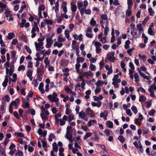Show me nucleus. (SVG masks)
Returning a JSON list of instances; mask_svg holds the SVG:
<instances>
[{"label": "nucleus", "mask_w": 156, "mask_h": 156, "mask_svg": "<svg viewBox=\"0 0 156 156\" xmlns=\"http://www.w3.org/2000/svg\"><path fill=\"white\" fill-rule=\"evenodd\" d=\"M141 34V33L138 31L136 28L134 29L131 32V34L132 36L133 39L139 38L140 37Z\"/></svg>", "instance_id": "5"}, {"label": "nucleus", "mask_w": 156, "mask_h": 156, "mask_svg": "<svg viewBox=\"0 0 156 156\" xmlns=\"http://www.w3.org/2000/svg\"><path fill=\"white\" fill-rule=\"evenodd\" d=\"M88 5V2L87 0L83 1V3L82 2L78 1L77 2V7L80 11L81 15L82 16L84 9H86V6Z\"/></svg>", "instance_id": "2"}, {"label": "nucleus", "mask_w": 156, "mask_h": 156, "mask_svg": "<svg viewBox=\"0 0 156 156\" xmlns=\"http://www.w3.org/2000/svg\"><path fill=\"white\" fill-rule=\"evenodd\" d=\"M12 66H11L10 67V69H9L8 68H6V75L5 76V78H8L9 76H11L12 75L13 72L12 70Z\"/></svg>", "instance_id": "9"}, {"label": "nucleus", "mask_w": 156, "mask_h": 156, "mask_svg": "<svg viewBox=\"0 0 156 156\" xmlns=\"http://www.w3.org/2000/svg\"><path fill=\"white\" fill-rule=\"evenodd\" d=\"M89 69L91 71H94L96 70V68L95 65L90 63V65Z\"/></svg>", "instance_id": "42"}, {"label": "nucleus", "mask_w": 156, "mask_h": 156, "mask_svg": "<svg viewBox=\"0 0 156 156\" xmlns=\"http://www.w3.org/2000/svg\"><path fill=\"white\" fill-rule=\"evenodd\" d=\"M90 24L92 26H94L96 24V21L93 18H91L90 22Z\"/></svg>", "instance_id": "41"}, {"label": "nucleus", "mask_w": 156, "mask_h": 156, "mask_svg": "<svg viewBox=\"0 0 156 156\" xmlns=\"http://www.w3.org/2000/svg\"><path fill=\"white\" fill-rule=\"evenodd\" d=\"M25 48L28 53H29V54H30L31 53V51L30 48L28 46H27V45H25Z\"/></svg>", "instance_id": "61"}, {"label": "nucleus", "mask_w": 156, "mask_h": 156, "mask_svg": "<svg viewBox=\"0 0 156 156\" xmlns=\"http://www.w3.org/2000/svg\"><path fill=\"white\" fill-rule=\"evenodd\" d=\"M5 14L7 18L11 17V16H13L12 14L11 13V12L8 9L6 10Z\"/></svg>", "instance_id": "26"}, {"label": "nucleus", "mask_w": 156, "mask_h": 156, "mask_svg": "<svg viewBox=\"0 0 156 156\" xmlns=\"http://www.w3.org/2000/svg\"><path fill=\"white\" fill-rule=\"evenodd\" d=\"M146 97L144 96H140L139 98V101L140 102H144L146 101Z\"/></svg>", "instance_id": "45"}, {"label": "nucleus", "mask_w": 156, "mask_h": 156, "mask_svg": "<svg viewBox=\"0 0 156 156\" xmlns=\"http://www.w3.org/2000/svg\"><path fill=\"white\" fill-rule=\"evenodd\" d=\"M94 44L95 48L100 47L102 46L101 43L100 42L98 41H95L94 42Z\"/></svg>", "instance_id": "53"}, {"label": "nucleus", "mask_w": 156, "mask_h": 156, "mask_svg": "<svg viewBox=\"0 0 156 156\" xmlns=\"http://www.w3.org/2000/svg\"><path fill=\"white\" fill-rule=\"evenodd\" d=\"M66 114L67 115H69L70 114L71 111L69 108V106L66 104Z\"/></svg>", "instance_id": "34"}, {"label": "nucleus", "mask_w": 156, "mask_h": 156, "mask_svg": "<svg viewBox=\"0 0 156 156\" xmlns=\"http://www.w3.org/2000/svg\"><path fill=\"white\" fill-rule=\"evenodd\" d=\"M12 77L13 79H12V81L13 82H15L17 80V76L16 73H14L12 75Z\"/></svg>", "instance_id": "59"}, {"label": "nucleus", "mask_w": 156, "mask_h": 156, "mask_svg": "<svg viewBox=\"0 0 156 156\" xmlns=\"http://www.w3.org/2000/svg\"><path fill=\"white\" fill-rule=\"evenodd\" d=\"M44 86V83L42 82H41L40 83L39 86L38 87V89L39 90L41 91L42 94H44V93L43 87Z\"/></svg>", "instance_id": "25"}, {"label": "nucleus", "mask_w": 156, "mask_h": 156, "mask_svg": "<svg viewBox=\"0 0 156 156\" xmlns=\"http://www.w3.org/2000/svg\"><path fill=\"white\" fill-rule=\"evenodd\" d=\"M55 137V136L53 134L51 133L49 136L48 140L49 141H51L52 140V139Z\"/></svg>", "instance_id": "62"}, {"label": "nucleus", "mask_w": 156, "mask_h": 156, "mask_svg": "<svg viewBox=\"0 0 156 156\" xmlns=\"http://www.w3.org/2000/svg\"><path fill=\"white\" fill-rule=\"evenodd\" d=\"M66 40V38L63 37V35L62 34H60L58 37V42L62 43V42H63Z\"/></svg>", "instance_id": "18"}, {"label": "nucleus", "mask_w": 156, "mask_h": 156, "mask_svg": "<svg viewBox=\"0 0 156 156\" xmlns=\"http://www.w3.org/2000/svg\"><path fill=\"white\" fill-rule=\"evenodd\" d=\"M22 107L24 108H27L29 107V104L28 102L26 101H24L23 102Z\"/></svg>", "instance_id": "27"}, {"label": "nucleus", "mask_w": 156, "mask_h": 156, "mask_svg": "<svg viewBox=\"0 0 156 156\" xmlns=\"http://www.w3.org/2000/svg\"><path fill=\"white\" fill-rule=\"evenodd\" d=\"M25 69V67L23 65H21L19 66L18 69V71H24Z\"/></svg>", "instance_id": "49"}, {"label": "nucleus", "mask_w": 156, "mask_h": 156, "mask_svg": "<svg viewBox=\"0 0 156 156\" xmlns=\"http://www.w3.org/2000/svg\"><path fill=\"white\" fill-rule=\"evenodd\" d=\"M114 55V52H109L107 55V58L110 61L113 62L115 60L114 57H113Z\"/></svg>", "instance_id": "12"}, {"label": "nucleus", "mask_w": 156, "mask_h": 156, "mask_svg": "<svg viewBox=\"0 0 156 156\" xmlns=\"http://www.w3.org/2000/svg\"><path fill=\"white\" fill-rule=\"evenodd\" d=\"M152 86L150 87L148 89V91L150 92V96L152 97L155 98L156 96L153 90H152Z\"/></svg>", "instance_id": "24"}, {"label": "nucleus", "mask_w": 156, "mask_h": 156, "mask_svg": "<svg viewBox=\"0 0 156 156\" xmlns=\"http://www.w3.org/2000/svg\"><path fill=\"white\" fill-rule=\"evenodd\" d=\"M76 41L73 40L72 42V48L73 49H75L76 48H78V47L76 46Z\"/></svg>", "instance_id": "40"}, {"label": "nucleus", "mask_w": 156, "mask_h": 156, "mask_svg": "<svg viewBox=\"0 0 156 156\" xmlns=\"http://www.w3.org/2000/svg\"><path fill=\"white\" fill-rule=\"evenodd\" d=\"M148 11L150 16H153L154 15V12L151 8L150 7L148 8Z\"/></svg>", "instance_id": "52"}, {"label": "nucleus", "mask_w": 156, "mask_h": 156, "mask_svg": "<svg viewBox=\"0 0 156 156\" xmlns=\"http://www.w3.org/2000/svg\"><path fill=\"white\" fill-rule=\"evenodd\" d=\"M92 135V134L90 132H87L86 133L85 135L84 136L83 139L85 140L89 137L91 136Z\"/></svg>", "instance_id": "50"}, {"label": "nucleus", "mask_w": 156, "mask_h": 156, "mask_svg": "<svg viewBox=\"0 0 156 156\" xmlns=\"http://www.w3.org/2000/svg\"><path fill=\"white\" fill-rule=\"evenodd\" d=\"M97 121L95 120H91L89 121L87 123V126L88 127L92 125H93L94 124L96 123Z\"/></svg>", "instance_id": "32"}, {"label": "nucleus", "mask_w": 156, "mask_h": 156, "mask_svg": "<svg viewBox=\"0 0 156 156\" xmlns=\"http://www.w3.org/2000/svg\"><path fill=\"white\" fill-rule=\"evenodd\" d=\"M65 26L64 25H61L60 27H58L57 28V32L58 34H60L62 32V29H64L65 28Z\"/></svg>", "instance_id": "28"}, {"label": "nucleus", "mask_w": 156, "mask_h": 156, "mask_svg": "<svg viewBox=\"0 0 156 156\" xmlns=\"http://www.w3.org/2000/svg\"><path fill=\"white\" fill-rule=\"evenodd\" d=\"M8 81V78H5L4 81L2 83V85L4 87H5L7 85V83Z\"/></svg>", "instance_id": "37"}, {"label": "nucleus", "mask_w": 156, "mask_h": 156, "mask_svg": "<svg viewBox=\"0 0 156 156\" xmlns=\"http://www.w3.org/2000/svg\"><path fill=\"white\" fill-rule=\"evenodd\" d=\"M108 114V112L107 110H105L104 112H101L100 114V117L102 118L104 116H107Z\"/></svg>", "instance_id": "39"}, {"label": "nucleus", "mask_w": 156, "mask_h": 156, "mask_svg": "<svg viewBox=\"0 0 156 156\" xmlns=\"http://www.w3.org/2000/svg\"><path fill=\"white\" fill-rule=\"evenodd\" d=\"M107 37H104L100 40L99 41L101 42L102 43L105 44L107 42Z\"/></svg>", "instance_id": "46"}, {"label": "nucleus", "mask_w": 156, "mask_h": 156, "mask_svg": "<svg viewBox=\"0 0 156 156\" xmlns=\"http://www.w3.org/2000/svg\"><path fill=\"white\" fill-rule=\"evenodd\" d=\"M63 45L62 43L58 42V41H55L53 44L54 47H57L59 48L61 47Z\"/></svg>", "instance_id": "21"}, {"label": "nucleus", "mask_w": 156, "mask_h": 156, "mask_svg": "<svg viewBox=\"0 0 156 156\" xmlns=\"http://www.w3.org/2000/svg\"><path fill=\"white\" fill-rule=\"evenodd\" d=\"M131 109L132 110L135 114H136L137 112V110L136 107V106H133L132 107Z\"/></svg>", "instance_id": "63"}, {"label": "nucleus", "mask_w": 156, "mask_h": 156, "mask_svg": "<svg viewBox=\"0 0 156 156\" xmlns=\"http://www.w3.org/2000/svg\"><path fill=\"white\" fill-rule=\"evenodd\" d=\"M23 153L20 150H17L15 154V156H23Z\"/></svg>", "instance_id": "35"}, {"label": "nucleus", "mask_w": 156, "mask_h": 156, "mask_svg": "<svg viewBox=\"0 0 156 156\" xmlns=\"http://www.w3.org/2000/svg\"><path fill=\"white\" fill-rule=\"evenodd\" d=\"M19 103V99L17 98L15 101H12L10 104H11L12 106V105L14 106L16 108H17L18 107L17 105Z\"/></svg>", "instance_id": "15"}, {"label": "nucleus", "mask_w": 156, "mask_h": 156, "mask_svg": "<svg viewBox=\"0 0 156 156\" xmlns=\"http://www.w3.org/2000/svg\"><path fill=\"white\" fill-rule=\"evenodd\" d=\"M44 37H42V38H39L37 39L38 42H34V45L36 50L37 51H40V54H43V55L44 53V50H43L42 49L44 48L43 41L44 40Z\"/></svg>", "instance_id": "1"}, {"label": "nucleus", "mask_w": 156, "mask_h": 156, "mask_svg": "<svg viewBox=\"0 0 156 156\" xmlns=\"http://www.w3.org/2000/svg\"><path fill=\"white\" fill-rule=\"evenodd\" d=\"M92 31V29L91 27L90 26L88 27L86 30L85 34L86 36L89 38H92L93 37V35Z\"/></svg>", "instance_id": "6"}, {"label": "nucleus", "mask_w": 156, "mask_h": 156, "mask_svg": "<svg viewBox=\"0 0 156 156\" xmlns=\"http://www.w3.org/2000/svg\"><path fill=\"white\" fill-rule=\"evenodd\" d=\"M43 69V66L42 65H40L39 68L37 69V73L40 75H42L44 73Z\"/></svg>", "instance_id": "16"}, {"label": "nucleus", "mask_w": 156, "mask_h": 156, "mask_svg": "<svg viewBox=\"0 0 156 156\" xmlns=\"http://www.w3.org/2000/svg\"><path fill=\"white\" fill-rule=\"evenodd\" d=\"M48 97L51 102H56L59 100V98L58 97L53 96V95H49Z\"/></svg>", "instance_id": "13"}, {"label": "nucleus", "mask_w": 156, "mask_h": 156, "mask_svg": "<svg viewBox=\"0 0 156 156\" xmlns=\"http://www.w3.org/2000/svg\"><path fill=\"white\" fill-rule=\"evenodd\" d=\"M95 84L97 86H101L104 84V83L101 80H98L97 82H96Z\"/></svg>", "instance_id": "56"}, {"label": "nucleus", "mask_w": 156, "mask_h": 156, "mask_svg": "<svg viewBox=\"0 0 156 156\" xmlns=\"http://www.w3.org/2000/svg\"><path fill=\"white\" fill-rule=\"evenodd\" d=\"M80 66L81 65L80 63H76L75 66V69L76 70V72L77 73H81L83 72L82 70L80 69Z\"/></svg>", "instance_id": "14"}, {"label": "nucleus", "mask_w": 156, "mask_h": 156, "mask_svg": "<svg viewBox=\"0 0 156 156\" xmlns=\"http://www.w3.org/2000/svg\"><path fill=\"white\" fill-rule=\"evenodd\" d=\"M85 60L84 58L82 57H78L76 60V63H80L83 62Z\"/></svg>", "instance_id": "29"}, {"label": "nucleus", "mask_w": 156, "mask_h": 156, "mask_svg": "<svg viewBox=\"0 0 156 156\" xmlns=\"http://www.w3.org/2000/svg\"><path fill=\"white\" fill-rule=\"evenodd\" d=\"M118 140L122 143H124L125 141L124 138L122 136H119L118 138Z\"/></svg>", "instance_id": "47"}, {"label": "nucleus", "mask_w": 156, "mask_h": 156, "mask_svg": "<svg viewBox=\"0 0 156 156\" xmlns=\"http://www.w3.org/2000/svg\"><path fill=\"white\" fill-rule=\"evenodd\" d=\"M46 44L45 45V47L47 48H50L53 43L52 37H47L46 39Z\"/></svg>", "instance_id": "7"}, {"label": "nucleus", "mask_w": 156, "mask_h": 156, "mask_svg": "<svg viewBox=\"0 0 156 156\" xmlns=\"http://www.w3.org/2000/svg\"><path fill=\"white\" fill-rule=\"evenodd\" d=\"M67 4V3L66 2H65L63 3V4L62 5V6L63 7V11L65 12V14H66L67 12V8L66 6V5Z\"/></svg>", "instance_id": "33"}, {"label": "nucleus", "mask_w": 156, "mask_h": 156, "mask_svg": "<svg viewBox=\"0 0 156 156\" xmlns=\"http://www.w3.org/2000/svg\"><path fill=\"white\" fill-rule=\"evenodd\" d=\"M148 33L151 36H153L154 34V31L152 30V29L149 28L148 30Z\"/></svg>", "instance_id": "44"}, {"label": "nucleus", "mask_w": 156, "mask_h": 156, "mask_svg": "<svg viewBox=\"0 0 156 156\" xmlns=\"http://www.w3.org/2000/svg\"><path fill=\"white\" fill-rule=\"evenodd\" d=\"M33 71L29 69L27 73V76L28 77H31L32 75Z\"/></svg>", "instance_id": "58"}, {"label": "nucleus", "mask_w": 156, "mask_h": 156, "mask_svg": "<svg viewBox=\"0 0 156 156\" xmlns=\"http://www.w3.org/2000/svg\"><path fill=\"white\" fill-rule=\"evenodd\" d=\"M108 19V16L106 14H104L101 15L100 22L102 28H104L105 24H108V22L107 20Z\"/></svg>", "instance_id": "4"}, {"label": "nucleus", "mask_w": 156, "mask_h": 156, "mask_svg": "<svg viewBox=\"0 0 156 156\" xmlns=\"http://www.w3.org/2000/svg\"><path fill=\"white\" fill-rule=\"evenodd\" d=\"M64 90L68 94L70 93L72 91L71 89H70L67 86H66L65 87Z\"/></svg>", "instance_id": "57"}, {"label": "nucleus", "mask_w": 156, "mask_h": 156, "mask_svg": "<svg viewBox=\"0 0 156 156\" xmlns=\"http://www.w3.org/2000/svg\"><path fill=\"white\" fill-rule=\"evenodd\" d=\"M108 26V24H105V26L104 28V33L105 36H107L108 35V33L109 30Z\"/></svg>", "instance_id": "19"}, {"label": "nucleus", "mask_w": 156, "mask_h": 156, "mask_svg": "<svg viewBox=\"0 0 156 156\" xmlns=\"http://www.w3.org/2000/svg\"><path fill=\"white\" fill-rule=\"evenodd\" d=\"M0 154L2 156H6L5 151L2 149H0Z\"/></svg>", "instance_id": "64"}, {"label": "nucleus", "mask_w": 156, "mask_h": 156, "mask_svg": "<svg viewBox=\"0 0 156 156\" xmlns=\"http://www.w3.org/2000/svg\"><path fill=\"white\" fill-rule=\"evenodd\" d=\"M70 32L69 30L68 29L64 31V34L65 35V37L68 41H70L71 40L69 35Z\"/></svg>", "instance_id": "17"}, {"label": "nucleus", "mask_w": 156, "mask_h": 156, "mask_svg": "<svg viewBox=\"0 0 156 156\" xmlns=\"http://www.w3.org/2000/svg\"><path fill=\"white\" fill-rule=\"evenodd\" d=\"M65 137L70 142L72 143L73 142V140L72 139V132H66L65 135Z\"/></svg>", "instance_id": "11"}, {"label": "nucleus", "mask_w": 156, "mask_h": 156, "mask_svg": "<svg viewBox=\"0 0 156 156\" xmlns=\"http://www.w3.org/2000/svg\"><path fill=\"white\" fill-rule=\"evenodd\" d=\"M41 116L43 120H48V117L44 113H41Z\"/></svg>", "instance_id": "54"}, {"label": "nucleus", "mask_w": 156, "mask_h": 156, "mask_svg": "<svg viewBox=\"0 0 156 156\" xmlns=\"http://www.w3.org/2000/svg\"><path fill=\"white\" fill-rule=\"evenodd\" d=\"M53 150L55 152H57L58 151V146L56 143L54 142L52 144Z\"/></svg>", "instance_id": "36"}, {"label": "nucleus", "mask_w": 156, "mask_h": 156, "mask_svg": "<svg viewBox=\"0 0 156 156\" xmlns=\"http://www.w3.org/2000/svg\"><path fill=\"white\" fill-rule=\"evenodd\" d=\"M130 44V41L129 40H127L125 42V48L126 49H127L129 47V45Z\"/></svg>", "instance_id": "48"}, {"label": "nucleus", "mask_w": 156, "mask_h": 156, "mask_svg": "<svg viewBox=\"0 0 156 156\" xmlns=\"http://www.w3.org/2000/svg\"><path fill=\"white\" fill-rule=\"evenodd\" d=\"M44 21L46 24L50 25H51L53 23V22L52 20L47 19L45 20Z\"/></svg>", "instance_id": "60"}, {"label": "nucleus", "mask_w": 156, "mask_h": 156, "mask_svg": "<svg viewBox=\"0 0 156 156\" xmlns=\"http://www.w3.org/2000/svg\"><path fill=\"white\" fill-rule=\"evenodd\" d=\"M40 30L38 27L37 23L35 22H34V24L31 30V37L33 38H34L37 35V33Z\"/></svg>", "instance_id": "3"}, {"label": "nucleus", "mask_w": 156, "mask_h": 156, "mask_svg": "<svg viewBox=\"0 0 156 156\" xmlns=\"http://www.w3.org/2000/svg\"><path fill=\"white\" fill-rule=\"evenodd\" d=\"M74 116L73 114H70L68 116L66 115H64L63 117V119L65 120L66 121H68L69 122H71L72 120L74 119Z\"/></svg>", "instance_id": "8"}, {"label": "nucleus", "mask_w": 156, "mask_h": 156, "mask_svg": "<svg viewBox=\"0 0 156 156\" xmlns=\"http://www.w3.org/2000/svg\"><path fill=\"white\" fill-rule=\"evenodd\" d=\"M0 8L2 9H8L7 5L2 3L0 2Z\"/></svg>", "instance_id": "55"}, {"label": "nucleus", "mask_w": 156, "mask_h": 156, "mask_svg": "<svg viewBox=\"0 0 156 156\" xmlns=\"http://www.w3.org/2000/svg\"><path fill=\"white\" fill-rule=\"evenodd\" d=\"M126 133L127 137H130L133 136V132L132 131L130 130H127L126 131Z\"/></svg>", "instance_id": "38"}, {"label": "nucleus", "mask_w": 156, "mask_h": 156, "mask_svg": "<svg viewBox=\"0 0 156 156\" xmlns=\"http://www.w3.org/2000/svg\"><path fill=\"white\" fill-rule=\"evenodd\" d=\"M83 75L86 77H88L92 76L93 73L90 71H86L83 73Z\"/></svg>", "instance_id": "23"}, {"label": "nucleus", "mask_w": 156, "mask_h": 156, "mask_svg": "<svg viewBox=\"0 0 156 156\" xmlns=\"http://www.w3.org/2000/svg\"><path fill=\"white\" fill-rule=\"evenodd\" d=\"M107 126L109 128H113V123L110 121H107L106 122Z\"/></svg>", "instance_id": "31"}, {"label": "nucleus", "mask_w": 156, "mask_h": 156, "mask_svg": "<svg viewBox=\"0 0 156 156\" xmlns=\"http://www.w3.org/2000/svg\"><path fill=\"white\" fill-rule=\"evenodd\" d=\"M91 13V11L90 9H84V10L83 11V15L85 13V14L87 15H90V14Z\"/></svg>", "instance_id": "51"}, {"label": "nucleus", "mask_w": 156, "mask_h": 156, "mask_svg": "<svg viewBox=\"0 0 156 156\" xmlns=\"http://www.w3.org/2000/svg\"><path fill=\"white\" fill-rule=\"evenodd\" d=\"M6 108V105L5 101L2 102L1 105V109H2L3 112H5V108Z\"/></svg>", "instance_id": "30"}, {"label": "nucleus", "mask_w": 156, "mask_h": 156, "mask_svg": "<svg viewBox=\"0 0 156 156\" xmlns=\"http://www.w3.org/2000/svg\"><path fill=\"white\" fill-rule=\"evenodd\" d=\"M136 27L138 30V31L140 33L143 32L144 30L142 24L139 23L136 26Z\"/></svg>", "instance_id": "20"}, {"label": "nucleus", "mask_w": 156, "mask_h": 156, "mask_svg": "<svg viewBox=\"0 0 156 156\" xmlns=\"http://www.w3.org/2000/svg\"><path fill=\"white\" fill-rule=\"evenodd\" d=\"M16 35L13 32H10L8 34V35L7 37V38L9 40H11L12 38L15 37Z\"/></svg>", "instance_id": "22"}, {"label": "nucleus", "mask_w": 156, "mask_h": 156, "mask_svg": "<svg viewBox=\"0 0 156 156\" xmlns=\"http://www.w3.org/2000/svg\"><path fill=\"white\" fill-rule=\"evenodd\" d=\"M78 114L79 117H80L82 119L86 121H87L88 118L87 116L85 114V113L83 111H81L80 113H78Z\"/></svg>", "instance_id": "10"}, {"label": "nucleus", "mask_w": 156, "mask_h": 156, "mask_svg": "<svg viewBox=\"0 0 156 156\" xmlns=\"http://www.w3.org/2000/svg\"><path fill=\"white\" fill-rule=\"evenodd\" d=\"M77 7L75 5L71 4V9L72 12H75L76 10Z\"/></svg>", "instance_id": "43"}]
</instances>
